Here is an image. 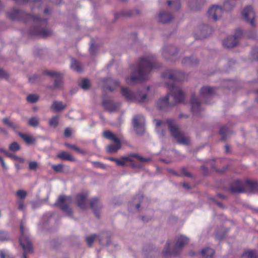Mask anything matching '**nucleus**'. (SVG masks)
<instances>
[{
	"label": "nucleus",
	"mask_w": 258,
	"mask_h": 258,
	"mask_svg": "<svg viewBox=\"0 0 258 258\" xmlns=\"http://www.w3.org/2000/svg\"><path fill=\"white\" fill-rule=\"evenodd\" d=\"M28 124L31 126L36 127L38 125L39 120L35 117H32L30 118Z\"/></svg>",
	"instance_id": "nucleus-42"
},
{
	"label": "nucleus",
	"mask_w": 258,
	"mask_h": 258,
	"mask_svg": "<svg viewBox=\"0 0 258 258\" xmlns=\"http://www.w3.org/2000/svg\"><path fill=\"white\" fill-rule=\"evenodd\" d=\"M16 202L18 205V209L19 211H24L26 208L24 200H17Z\"/></svg>",
	"instance_id": "nucleus-46"
},
{
	"label": "nucleus",
	"mask_w": 258,
	"mask_h": 258,
	"mask_svg": "<svg viewBox=\"0 0 258 258\" xmlns=\"http://www.w3.org/2000/svg\"><path fill=\"white\" fill-rule=\"evenodd\" d=\"M171 136L179 144L188 145L190 144V139L186 136L184 133L179 130L178 126L175 123L174 120L168 119L166 121Z\"/></svg>",
	"instance_id": "nucleus-3"
},
{
	"label": "nucleus",
	"mask_w": 258,
	"mask_h": 258,
	"mask_svg": "<svg viewBox=\"0 0 258 258\" xmlns=\"http://www.w3.org/2000/svg\"><path fill=\"white\" fill-rule=\"evenodd\" d=\"M37 78V76L35 75L33 76L32 77L29 78V82L33 83L35 82V80Z\"/></svg>",
	"instance_id": "nucleus-60"
},
{
	"label": "nucleus",
	"mask_w": 258,
	"mask_h": 258,
	"mask_svg": "<svg viewBox=\"0 0 258 258\" xmlns=\"http://www.w3.org/2000/svg\"><path fill=\"white\" fill-rule=\"evenodd\" d=\"M7 17L15 21H22L26 23L31 22L33 24L29 30L30 37L46 38L52 35V31L48 28V22L45 19H41L38 16H32L17 9H13L7 13Z\"/></svg>",
	"instance_id": "nucleus-1"
},
{
	"label": "nucleus",
	"mask_w": 258,
	"mask_h": 258,
	"mask_svg": "<svg viewBox=\"0 0 258 258\" xmlns=\"http://www.w3.org/2000/svg\"><path fill=\"white\" fill-rule=\"evenodd\" d=\"M131 162L130 166L134 168H137L139 166L134 164L133 160L128 157H123L121 160L116 161V164L118 166H124L125 165V162Z\"/></svg>",
	"instance_id": "nucleus-28"
},
{
	"label": "nucleus",
	"mask_w": 258,
	"mask_h": 258,
	"mask_svg": "<svg viewBox=\"0 0 258 258\" xmlns=\"http://www.w3.org/2000/svg\"><path fill=\"white\" fill-rule=\"evenodd\" d=\"M234 7L229 1H226L223 5V9L218 6L213 5L208 10L209 16H211L214 21H217L221 16L223 11H229Z\"/></svg>",
	"instance_id": "nucleus-7"
},
{
	"label": "nucleus",
	"mask_w": 258,
	"mask_h": 258,
	"mask_svg": "<svg viewBox=\"0 0 258 258\" xmlns=\"http://www.w3.org/2000/svg\"><path fill=\"white\" fill-rule=\"evenodd\" d=\"M198 62V60L197 58H194L193 56L186 57L182 59V64L184 66H194L197 64Z\"/></svg>",
	"instance_id": "nucleus-30"
},
{
	"label": "nucleus",
	"mask_w": 258,
	"mask_h": 258,
	"mask_svg": "<svg viewBox=\"0 0 258 258\" xmlns=\"http://www.w3.org/2000/svg\"><path fill=\"white\" fill-rule=\"evenodd\" d=\"M229 133V130L226 126H222L219 130V134L221 135V140L223 141H225L227 139V136Z\"/></svg>",
	"instance_id": "nucleus-36"
},
{
	"label": "nucleus",
	"mask_w": 258,
	"mask_h": 258,
	"mask_svg": "<svg viewBox=\"0 0 258 258\" xmlns=\"http://www.w3.org/2000/svg\"><path fill=\"white\" fill-rule=\"evenodd\" d=\"M191 110L194 115H198L202 111L200 103L196 98L195 94L191 96L190 100Z\"/></svg>",
	"instance_id": "nucleus-18"
},
{
	"label": "nucleus",
	"mask_w": 258,
	"mask_h": 258,
	"mask_svg": "<svg viewBox=\"0 0 258 258\" xmlns=\"http://www.w3.org/2000/svg\"><path fill=\"white\" fill-rule=\"evenodd\" d=\"M215 92V88L209 86H204L200 92V97L202 99L210 97Z\"/></svg>",
	"instance_id": "nucleus-22"
},
{
	"label": "nucleus",
	"mask_w": 258,
	"mask_h": 258,
	"mask_svg": "<svg viewBox=\"0 0 258 258\" xmlns=\"http://www.w3.org/2000/svg\"><path fill=\"white\" fill-rule=\"evenodd\" d=\"M183 186L188 189H190V186L187 184V183H183Z\"/></svg>",
	"instance_id": "nucleus-63"
},
{
	"label": "nucleus",
	"mask_w": 258,
	"mask_h": 258,
	"mask_svg": "<svg viewBox=\"0 0 258 258\" xmlns=\"http://www.w3.org/2000/svg\"><path fill=\"white\" fill-rule=\"evenodd\" d=\"M181 171L183 173L184 176L188 177H192L191 174L187 170L185 167H182L181 168Z\"/></svg>",
	"instance_id": "nucleus-51"
},
{
	"label": "nucleus",
	"mask_w": 258,
	"mask_h": 258,
	"mask_svg": "<svg viewBox=\"0 0 258 258\" xmlns=\"http://www.w3.org/2000/svg\"><path fill=\"white\" fill-rule=\"evenodd\" d=\"M170 93H167L164 97L160 98L157 102V106L160 110H165L170 106L169 98Z\"/></svg>",
	"instance_id": "nucleus-21"
},
{
	"label": "nucleus",
	"mask_w": 258,
	"mask_h": 258,
	"mask_svg": "<svg viewBox=\"0 0 258 258\" xmlns=\"http://www.w3.org/2000/svg\"><path fill=\"white\" fill-rule=\"evenodd\" d=\"M103 135L106 139L114 142V144H109L106 146V149L108 153H116L121 148V143L120 140L111 131H105L103 133Z\"/></svg>",
	"instance_id": "nucleus-6"
},
{
	"label": "nucleus",
	"mask_w": 258,
	"mask_h": 258,
	"mask_svg": "<svg viewBox=\"0 0 258 258\" xmlns=\"http://www.w3.org/2000/svg\"><path fill=\"white\" fill-rule=\"evenodd\" d=\"M6 255L4 250H0V258H6Z\"/></svg>",
	"instance_id": "nucleus-61"
},
{
	"label": "nucleus",
	"mask_w": 258,
	"mask_h": 258,
	"mask_svg": "<svg viewBox=\"0 0 258 258\" xmlns=\"http://www.w3.org/2000/svg\"><path fill=\"white\" fill-rule=\"evenodd\" d=\"M20 229L21 235L19 241L24 250L23 258H27L26 253L32 252L33 245L29 237L25 234V228L22 223L20 224Z\"/></svg>",
	"instance_id": "nucleus-8"
},
{
	"label": "nucleus",
	"mask_w": 258,
	"mask_h": 258,
	"mask_svg": "<svg viewBox=\"0 0 258 258\" xmlns=\"http://www.w3.org/2000/svg\"><path fill=\"white\" fill-rule=\"evenodd\" d=\"M67 147H68L70 148H71L72 149H74V150L76 151H79L80 149L78 147L75 146V145H71V144H67L66 145Z\"/></svg>",
	"instance_id": "nucleus-56"
},
{
	"label": "nucleus",
	"mask_w": 258,
	"mask_h": 258,
	"mask_svg": "<svg viewBox=\"0 0 258 258\" xmlns=\"http://www.w3.org/2000/svg\"><path fill=\"white\" fill-rule=\"evenodd\" d=\"M93 163L94 165H95L96 166H97V167H100V168L104 167V165L99 162H93Z\"/></svg>",
	"instance_id": "nucleus-58"
},
{
	"label": "nucleus",
	"mask_w": 258,
	"mask_h": 258,
	"mask_svg": "<svg viewBox=\"0 0 258 258\" xmlns=\"http://www.w3.org/2000/svg\"><path fill=\"white\" fill-rule=\"evenodd\" d=\"M0 131L6 135L8 134L7 131L4 128H1Z\"/></svg>",
	"instance_id": "nucleus-64"
},
{
	"label": "nucleus",
	"mask_w": 258,
	"mask_h": 258,
	"mask_svg": "<svg viewBox=\"0 0 258 258\" xmlns=\"http://www.w3.org/2000/svg\"><path fill=\"white\" fill-rule=\"evenodd\" d=\"M104 82L108 83L114 85V87H112L111 86H108L107 88L110 92H112L114 90L115 88L120 85V83L117 80H114L111 79H104Z\"/></svg>",
	"instance_id": "nucleus-32"
},
{
	"label": "nucleus",
	"mask_w": 258,
	"mask_h": 258,
	"mask_svg": "<svg viewBox=\"0 0 258 258\" xmlns=\"http://www.w3.org/2000/svg\"><path fill=\"white\" fill-rule=\"evenodd\" d=\"M16 195L18 198V200H24L27 196V192L24 190L20 189L16 191Z\"/></svg>",
	"instance_id": "nucleus-39"
},
{
	"label": "nucleus",
	"mask_w": 258,
	"mask_h": 258,
	"mask_svg": "<svg viewBox=\"0 0 258 258\" xmlns=\"http://www.w3.org/2000/svg\"><path fill=\"white\" fill-rule=\"evenodd\" d=\"M242 30L237 29L235 34L233 36L228 37L223 41V45L227 48H233L237 45L239 38L242 35Z\"/></svg>",
	"instance_id": "nucleus-11"
},
{
	"label": "nucleus",
	"mask_w": 258,
	"mask_h": 258,
	"mask_svg": "<svg viewBox=\"0 0 258 258\" xmlns=\"http://www.w3.org/2000/svg\"><path fill=\"white\" fill-rule=\"evenodd\" d=\"M71 68L77 72H81L82 70L80 63L76 59L72 60Z\"/></svg>",
	"instance_id": "nucleus-34"
},
{
	"label": "nucleus",
	"mask_w": 258,
	"mask_h": 258,
	"mask_svg": "<svg viewBox=\"0 0 258 258\" xmlns=\"http://www.w3.org/2000/svg\"><path fill=\"white\" fill-rule=\"evenodd\" d=\"M102 105L105 110L109 112H115L119 108V105L111 100L103 99Z\"/></svg>",
	"instance_id": "nucleus-19"
},
{
	"label": "nucleus",
	"mask_w": 258,
	"mask_h": 258,
	"mask_svg": "<svg viewBox=\"0 0 258 258\" xmlns=\"http://www.w3.org/2000/svg\"><path fill=\"white\" fill-rule=\"evenodd\" d=\"M71 198L64 195H61L58 198L57 201L53 205L59 207L68 216H72L73 215V211L69 205V204H71Z\"/></svg>",
	"instance_id": "nucleus-9"
},
{
	"label": "nucleus",
	"mask_w": 258,
	"mask_h": 258,
	"mask_svg": "<svg viewBox=\"0 0 258 258\" xmlns=\"http://www.w3.org/2000/svg\"><path fill=\"white\" fill-rule=\"evenodd\" d=\"M9 149L11 151L16 152L20 149V146L18 143L14 142L10 145Z\"/></svg>",
	"instance_id": "nucleus-43"
},
{
	"label": "nucleus",
	"mask_w": 258,
	"mask_h": 258,
	"mask_svg": "<svg viewBox=\"0 0 258 258\" xmlns=\"http://www.w3.org/2000/svg\"><path fill=\"white\" fill-rule=\"evenodd\" d=\"M201 169L204 171V173L206 174L208 171V168L205 166H202Z\"/></svg>",
	"instance_id": "nucleus-62"
},
{
	"label": "nucleus",
	"mask_w": 258,
	"mask_h": 258,
	"mask_svg": "<svg viewBox=\"0 0 258 258\" xmlns=\"http://www.w3.org/2000/svg\"><path fill=\"white\" fill-rule=\"evenodd\" d=\"M3 122L8 125L9 126L11 127L14 130H15L17 128L16 125L13 123L12 122L10 121L8 118H5L3 119Z\"/></svg>",
	"instance_id": "nucleus-49"
},
{
	"label": "nucleus",
	"mask_w": 258,
	"mask_h": 258,
	"mask_svg": "<svg viewBox=\"0 0 258 258\" xmlns=\"http://www.w3.org/2000/svg\"><path fill=\"white\" fill-rule=\"evenodd\" d=\"M66 107V105L63 104L62 102L57 101H53L51 106V109L57 112L63 110Z\"/></svg>",
	"instance_id": "nucleus-29"
},
{
	"label": "nucleus",
	"mask_w": 258,
	"mask_h": 258,
	"mask_svg": "<svg viewBox=\"0 0 258 258\" xmlns=\"http://www.w3.org/2000/svg\"><path fill=\"white\" fill-rule=\"evenodd\" d=\"M58 119H59L58 116H53L52 117H51L50 119V120L49 121V125L53 127H56L58 125Z\"/></svg>",
	"instance_id": "nucleus-40"
},
{
	"label": "nucleus",
	"mask_w": 258,
	"mask_h": 258,
	"mask_svg": "<svg viewBox=\"0 0 258 258\" xmlns=\"http://www.w3.org/2000/svg\"><path fill=\"white\" fill-rule=\"evenodd\" d=\"M18 135L27 144H33L35 142V140L29 135H25L21 133H19Z\"/></svg>",
	"instance_id": "nucleus-33"
},
{
	"label": "nucleus",
	"mask_w": 258,
	"mask_h": 258,
	"mask_svg": "<svg viewBox=\"0 0 258 258\" xmlns=\"http://www.w3.org/2000/svg\"><path fill=\"white\" fill-rule=\"evenodd\" d=\"M57 157L63 160H67L69 161H75V159L71 154L65 151H61L57 155Z\"/></svg>",
	"instance_id": "nucleus-26"
},
{
	"label": "nucleus",
	"mask_w": 258,
	"mask_h": 258,
	"mask_svg": "<svg viewBox=\"0 0 258 258\" xmlns=\"http://www.w3.org/2000/svg\"><path fill=\"white\" fill-rule=\"evenodd\" d=\"M121 93L126 99L130 101L143 103L147 98L146 94H142L141 90L133 92L126 87H121Z\"/></svg>",
	"instance_id": "nucleus-5"
},
{
	"label": "nucleus",
	"mask_w": 258,
	"mask_h": 258,
	"mask_svg": "<svg viewBox=\"0 0 258 258\" xmlns=\"http://www.w3.org/2000/svg\"><path fill=\"white\" fill-rule=\"evenodd\" d=\"M96 48V46L94 44H92L89 48V50H90V52L93 54L95 52Z\"/></svg>",
	"instance_id": "nucleus-57"
},
{
	"label": "nucleus",
	"mask_w": 258,
	"mask_h": 258,
	"mask_svg": "<svg viewBox=\"0 0 258 258\" xmlns=\"http://www.w3.org/2000/svg\"><path fill=\"white\" fill-rule=\"evenodd\" d=\"M0 162L1 163L2 166L3 168L6 169L7 166L6 165L5 163L4 160L2 156H0Z\"/></svg>",
	"instance_id": "nucleus-59"
},
{
	"label": "nucleus",
	"mask_w": 258,
	"mask_h": 258,
	"mask_svg": "<svg viewBox=\"0 0 258 258\" xmlns=\"http://www.w3.org/2000/svg\"><path fill=\"white\" fill-rule=\"evenodd\" d=\"M43 74L45 75L55 78L54 83V87L57 89H61L63 85L62 75L56 72L45 71Z\"/></svg>",
	"instance_id": "nucleus-15"
},
{
	"label": "nucleus",
	"mask_w": 258,
	"mask_h": 258,
	"mask_svg": "<svg viewBox=\"0 0 258 258\" xmlns=\"http://www.w3.org/2000/svg\"><path fill=\"white\" fill-rule=\"evenodd\" d=\"M159 21L160 23L165 24L170 22L173 17L171 14L168 12H161L158 16Z\"/></svg>",
	"instance_id": "nucleus-24"
},
{
	"label": "nucleus",
	"mask_w": 258,
	"mask_h": 258,
	"mask_svg": "<svg viewBox=\"0 0 258 258\" xmlns=\"http://www.w3.org/2000/svg\"><path fill=\"white\" fill-rule=\"evenodd\" d=\"M158 67L153 57H142L139 64L133 67V72L131 76L126 79V83L131 85L137 81L146 80L150 72Z\"/></svg>",
	"instance_id": "nucleus-2"
},
{
	"label": "nucleus",
	"mask_w": 258,
	"mask_h": 258,
	"mask_svg": "<svg viewBox=\"0 0 258 258\" xmlns=\"http://www.w3.org/2000/svg\"><path fill=\"white\" fill-rule=\"evenodd\" d=\"M72 134V131L70 128H66L64 130V135L66 137H70Z\"/></svg>",
	"instance_id": "nucleus-53"
},
{
	"label": "nucleus",
	"mask_w": 258,
	"mask_h": 258,
	"mask_svg": "<svg viewBox=\"0 0 258 258\" xmlns=\"http://www.w3.org/2000/svg\"><path fill=\"white\" fill-rule=\"evenodd\" d=\"M63 166L62 164H53L51 166V168L56 172H61L63 171Z\"/></svg>",
	"instance_id": "nucleus-45"
},
{
	"label": "nucleus",
	"mask_w": 258,
	"mask_h": 258,
	"mask_svg": "<svg viewBox=\"0 0 258 258\" xmlns=\"http://www.w3.org/2000/svg\"><path fill=\"white\" fill-rule=\"evenodd\" d=\"M205 2V0H192L189 3L188 6L191 10L197 11L200 9Z\"/></svg>",
	"instance_id": "nucleus-25"
},
{
	"label": "nucleus",
	"mask_w": 258,
	"mask_h": 258,
	"mask_svg": "<svg viewBox=\"0 0 258 258\" xmlns=\"http://www.w3.org/2000/svg\"><path fill=\"white\" fill-rule=\"evenodd\" d=\"M242 15L244 20L249 22L252 27L254 26L255 13L251 6H246L242 11Z\"/></svg>",
	"instance_id": "nucleus-14"
},
{
	"label": "nucleus",
	"mask_w": 258,
	"mask_h": 258,
	"mask_svg": "<svg viewBox=\"0 0 258 258\" xmlns=\"http://www.w3.org/2000/svg\"><path fill=\"white\" fill-rule=\"evenodd\" d=\"M133 126L136 133L142 135L145 132V119L142 115H136L134 116Z\"/></svg>",
	"instance_id": "nucleus-12"
},
{
	"label": "nucleus",
	"mask_w": 258,
	"mask_h": 258,
	"mask_svg": "<svg viewBox=\"0 0 258 258\" xmlns=\"http://www.w3.org/2000/svg\"><path fill=\"white\" fill-rule=\"evenodd\" d=\"M211 200L213 201L217 206H218L221 209H224V206L220 202H217L214 199L212 198Z\"/></svg>",
	"instance_id": "nucleus-55"
},
{
	"label": "nucleus",
	"mask_w": 258,
	"mask_h": 258,
	"mask_svg": "<svg viewBox=\"0 0 258 258\" xmlns=\"http://www.w3.org/2000/svg\"><path fill=\"white\" fill-rule=\"evenodd\" d=\"M230 190L232 194L242 193L245 191L244 186L239 180H236L231 182Z\"/></svg>",
	"instance_id": "nucleus-17"
},
{
	"label": "nucleus",
	"mask_w": 258,
	"mask_h": 258,
	"mask_svg": "<svg viewBox=\"0 0 258 258\" xmlns=\"http://www.w3.org/2000/svg\"><path fill=\"white\" fill-rule=\"evenodd\" d=\"M9 236L7 232L0 230V240L4 241L9 240Z\"/></svg>",
	"instance_id": "nucleus-48"
},
{
	"label": "nucleus",
	"mask_w": 258,
	"mask_h": 258,
	"mask_svg": "<svg viewBox=\"0 0 258 258\" xmlns=\"http://www.w3.org/2000/svg\"><path fill=\"white\" fill-rule=\"evenodd\" d=\"M130 156L136 158L138 160L142 163L147 162L151 161L150 158H144L137 154H132L130 155Z\"/></svg>",
	"instance_id": "nucleus-37"
},
{
	"label": "nucleus",
	"mask_w": 258,
	"mask_h": 258,
	"mask_svg": "<svg viewBox=\"0 0 258 258\" xmlns=\"http://www.w3.org/2000/svg\"><path fill=\"white\" fill-rule=\"evenodd\" d=\"M162 77L173 81H183L186 79L185 75L178 70H167L162 74Z\"/></svg>",
	"instance_id": "nucleus-10"
},
{
	"label": "nucleus",
	"mask_w": 258,
	"mask_h": 258,
	"mask_svg": "<svg viewBox=\"0 0 258 258\" xmlns=\"http://www.w3.org/2000/svg\"><path fill=\"white\" fill-rule=\"evenodd\" d=\"M167 4L169 6H171L173 5L175 6V9L177 10H178L180 8V2L179 0H169L167 1Z\"/></svg>",
	"instance_id": "nucleus-44"
},
{
	"label": "nucleus",
	"mask_w": 258,
	"mask_h": 258,
	"mask_svg": "<svg viewBox=\"0 0 258 258\" xmlns=\"http://www.w3.org/2000/svg\"><path fill=\"white\" fill-rule=\"evenodd\" d=\"M96 236V235L95 234L86 237V242L89 246H91Z\"/></svg>",
	"instance_id": "nucleus-50"
},
{
	"label": "nucleus",
	"mask_w": 258,
	"mask_h": 258,
	"mask_svg": "<svg viewBox=\"0 0 258 258\" xmlns=\"http://www.w3.org/2000/svg\"><path fill=\"white\" fill-rule=\"evenodd\" d=\"M245 187L250 192L258 193V182L257 181L246 180Z\"/></svg>",
	"instance_id": "nucleus-23"
},
{
	"label": "nucleus",
	"mask_w": 258,
	"mask_h": 258,
	"mask_svg": "<svg viewBox=\"0 0 258 258\" xmlns=\"http://www.w3.org/2000/svg\"><path fill=\"white\" fill-rule=\"evenodd\" d=\"M213 29L208 25H205L204 28L201 30V32L202 34V38H206L208 35L212 34L213 32Z\"/></svg>",
	"instance_id": "nucleus-35"
},
{
	"label": "nucleus",
	"mask_w": 258,
	"mask_h": 258,
	"mask_svg": "<svg viewBox=\"0 0 258 258\" xmlns=\"http://www.w3.org/2000/svg\"><path fill=\"white\" fill-rule=\"evenodd\" d=\"M39 99V96L36 94H30L27 97V100L28 102L34 103L36 102Z\"/></svg>",
	"instance_id": "nucleus-41"
},
{
	"label": "nucleus",
	"mask_w": 258,
	"mask_h": 258,
	"mask_svg": "<svg viewBox=\"0 0 258 258\" xmlns=\"http://www.w3.org/2000/svg\"><path fill=\"white\" fill-rule=\"evenodd\" d=\"M79 85L84 90H87L90 88V84L89 80L87 79H84L80 83Z\"/></svg>",
	"instance_id": "nucleus-38"
},
{
	"label": "nucleus",
	"mask_w": 258,
	"mask_h": 258,
	"mask_svg": "<svg viewBox=\"0 0 258 258\" xmlns=\"http://www.w3.org/2000/svg\"><path fill=\"white\" fill-rule=\"evenodd\" d=\"M167 88L172 92L174 101L176 103L181 102L184 99V94L182 91L178 87H176L173 83H166Z\"/></svg>",
	"instance_id": "nucleus-13"
},
{
	"label": "nucleus",
	"mask_w": 258,
	"mask_h": 258,
	"mask_svg": "<svg viewBox=\"0 0 258 258\" xmlns=\"http://www.w3.org/2000/svg\"><path fill=\"white\" fill-rule=\"evenodd\" d=\"M38 165L36 162L32 161L29 163V168L30 170H36L37 168Z\"/></svg>",
	"instance_id": "nucleus-52"
},
{
	"label": "nucleus",
	"mask_w": 258,
	"mask_h": 258,
	"mask_svg": "<svg viewBox=\"0 0 258 258\" xmlns=\"http://www.w3.org/2000/svg\"><path fill=\"white\" fill-rule=\"evenodd\" d=\"M188 242V239L183 236H179L177 240L176 243L175 244L173 249L171 251L170 250V243L169 241H167L166 244V247L163 251V255L164 256H168L169 255H176L181 251L184 245Z\"/></svg>",
	"instance_id": "nucleus-4"
},
{
	"label": "nucleus",
	"mask_w": 258,
	"mask_h": 258,
	"mask_svg": "<svg viewBox=\"0 0 258 258\" xmlns=\"http://www.w3.org/2000/svg\"><path fill=\"white\" fill-rule=\"evenodd\" d=\"M90 206L95 216L99 218L100 211L102 207L99 200L97 198H92L90 201Z\"/></svg>",
	"instance_id": "nucleus-20"
},
{
	"label": "nucleus",
	"mask_w": 258,
	"mask_h": 258,
	"mask_svg": "<svg viewBox=\"0 0 258 258\" xmlns=\"http://www.w3.org/2000/svg\"><path fill=\"white\" fill-rule=\"evenodd\" d=\"M6 155L9 158L15 161H19L20 162H23L24 161V159L22 158H20L18 156L14 155L12 153H9L8 152L6 153Z\"/></svg>",
	"instance_id": "nucleus-47"
},
{
	"label": "nucleus",
	"mask_w": 258,
	"mask_h": 258,
	"mask_svg": "<svg viewBox=\"0 0 258 258\" xmlns=\"http://www.w3.org/2000/svg\"><path fill=\"white\" fill-rule=\"evenodd\" d=\"M241 256L242 258H258V254L255 250L248 249L246 250Z\"/></svg>",
	"instance_id": "nucleus-31"
},
{
	"label": "nucleus",
	"mask_w": 258,
	"mask_h": 258,
	"mask_svg": "<svg viewBox=\"0 0 258 258\" xmlns=\"http://www.w3.org/2000/svg\"><path fill=\"white\" fill-rule=\"evenodd\" d=\"M214 254L215 251L210 247L205 248L201 252L203 258H213Z\"/></svg>",
	"instance_id": "nucleus-27"
},
{
	"label": "nucleus",
	"mask_w": 258,
	"mask_h": 258,
	"mask_svg": "<svg viewBox=\"0 0 258 258\" xmlns=\"http://www.w3.org/2000/svg\"><path fill=\"white\" fill-rule=\"evenodd\" d=\"M7 74L6 72H5L2 69H0V78H7Z\"/></svg>",
	"instance_id": "nucleus-54"
},
{
	"label": "nucleus",
	"mask_w": 258,
	"mask_h": 258,
	"mask_svg": "<svg viewBox=\"0 0 258 258\" xmlns=\"http://www.w3.org/2000/svg\"><path fill=\"white\" fill-rule=\"evenodd\" d=\"M88 192H82L76 196V202L78 206L82 210H85L88 206L87 199L88 197Z\"/></svg>",
	"instance_id": "nucleus-16"
}]
</instances>
